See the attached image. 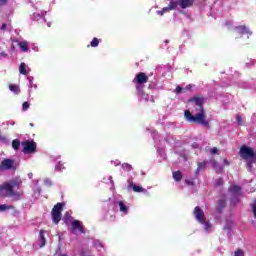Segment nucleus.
Returning <instances> with one entry per match:
<instances>
[{"instance_id":"f257e3e1","label":"nucleus","mask_w":256,"mask_h":256,"mask_svg":"<svg viewBox=\"0 0 256 256\" xmlns=\"http://www.w3.org/2000/svg\"><path fill=\"white\" fill-rule=\"evenodd\" d=\"M188 103H193L196 114H191V111L186 110L184 112L185 119L189 121V123H198V125H203L204 127H209V120L205 119V97L201 95H195L188 100Z\"/></svg>"},{"instance_id":"f03ea898","label":"nucleus","mask_w":256,"mask_h":256,"mask_svg":"<svg viewBox=\"0 0 256 256\" xmlns=\"http://www.w3.org/2000/svg\"><path fill=\"white\" fill-rule=\"evenodd\" d=\"M22 183L23 182L19 178L4 182L0 185V197H12V201H19L21 199V193L13 189H21Z\"/></svg>"},{"instance_id":"7ed1b4c3","label":"nucleus","mask_w":256,"mask_h":256,"mask_svg":"<svg viewBox=\"0 0 256 256\" xmlns=\"http://www.w3.org/2000/svg\"><path fill=\"white\" fill-rule=\"evenodd\" d=\"M63 207H65V203L58 202L52 208V211H51L52 221L55 225H59V222L61 221Z\"/></svg>"},{"instance_id":"20e7f679","label":"nucleus","mask_w":256,"mask_h":256,"mask_svg":"<svg viewBox=\"0 0 256 256\" xmlns=\"http://www.w3.org/2000/svg\"><path fill=\"white\" fill-rule=\"evenodd\" d=\"M135 79H136V83L138 84L136 86L138 95L141 96L143 95V87H141V85H145V83L149 82V76H147V74H145L144 72H140L136 74Z\"/></svg>"},{"instance_id":"39448f33","label":"nucleus","mask_w":256,"mask_h":256,"mask_svg":"<svg viewBox=\"0 0 256 256\" xmlns=\"http://www.w3.org/2000/svg\"><path fill=\"white\" fill-rule=\"evenodd\" d=\"M23 150L22 153L25 155H33V153H37V143L35 141H23L21 143Z\"/></svg>"},{"instance_id":"423d86ee","label":"nucleus","mask_w":256,"mask_h":256,"mask_svg":"<svg viewBox=\"0 0 256 256\" xmlns=\"http://www.w3.org/2000/svg\"><path fill=\"white\" fill-rule=\"evenodd\" d=\"M239 153L242 159H245V160L253 159V161H256L255 150H253V148L251 147L243 145L241 146Z\"/></svg>"},{"instance_id":"0eeeda50","label":"nucleus","mask_w":256,"mask_h":256,"mask_svg":"<svg viewBox=\"0 0 256 256\" xmlns=\"http://www.w3.org/2000/svg\"><path fill=\"white\" fill-rule=\"evenodd\" d=\"M193 215L200 224H204L205 221H207V218L205 217V212H203V209H201V207L199 206H196L194 208Z\"/></svg>"},{"instance_id":"6e6552de","label":"nucleus","mask_w":256,"mask_h":256,"mask_svg":"<svg viewBox=\"0 0 256 256\" xmlns=\"http://www.w3.org/2000/svg\"><path fill=\"white\" fill-rule=\"evenodd\" d=\"M15 160L6 158L0 164V171H11L15 169Z\"/></svg>"},{"instance_id":"1a4fd4ad","label":"nucleus","mask_w":256,"mask_h":256,"mask_svg":"<svg viewBox=\"0 0 256 256\" xmlns=\"http://www.w3.org/2000/svg\"><path fill=\"white\" fill-rule=\"evenodd\" d=\"M72 233H75L76 231H80L81 233H85V228L83 227V223L79 220H74L72 222Z\"/></svg>"},{"instance_id":"9d476101","label":"nucleus","mask_w":256,"mask_h":256,"mask_svg":"<svg viewBox=\"0 0 256 256\" xmlns=\"http://www.w3.org/2000/svg\"><path fill=\"white\" fill-rule=\"evenodd\" d=\"M178 3L181 9H188L189 7H193L195 0H179Z\"/></svg>"},{"instance_id":"9b49d317","label":"nucleus","mask_w":256,"mask_h":256,"mask_svg":"<svg viewBox=\"0 0 256 256\" xmlns=\"http://www.w3.org/2000/svg\"><path fill=\"white\" fill-rule=\"evenodd\" d=\"M40 248L45 247V245L47 244V239L45 238V230L41 229L40 230Z\"/></svg>"},{"instance_id":"f8f14e48","label":"nucleus","mask_w":256,"mask_h":256,"mask_svg":"<svg viewBox=\"0 0 256 256\" xmlns=\"http://www.w3.org/2000/svg\"><path fill=\"white\" fill-rule=\"evenodd\" d=\"M235 30L239 35H247V33H249L247 26H237Z\"/></svg>"},{"instance_id":"ddd939ff","label":"nucleus","mask_w":256,"mask_h":256,"mask_svg":"<svg viewBox=\"0 0 256 256\" xmlns=\"http://www.w3.org/2000/svg\"><path fill=\"white\" fill-rule=\"evenodd\" d=\"M172 177H173L174 181L179 183L183 179V173H181V171H179V170L175 171L172 173Z\"/></svg>"},{"instance_id":"4468645a","label":"nucleus","mask_w":256,"mask_h":256,"mask_svg":"<svg viewBox=\"0 0 256 256\" xmlns=\"http://www.w3.org/2000/svg\"><path fill=\"white\" fill-rule=\"evenodd\" d=\"M229 191L232 195H239L241 193V186L233 185L229 188Z\"/></svg>"},{"instance_id":"2eb2a0df","label":"nucleus","mask_w":256,"mask_h":256,"mask_svg":"<svg viewBox=\"0 0 256 256\" xmlns=\"http://www.w3.org/2000/svg\"><path fill=\"white\" fill-rule=\"evenodd\" d=\"M119 207H120L121 213H124V215H127V213H129V207H127V205H125V202L120 201Z\"/></svg>"},{"instance_id":"dca6fc26","label":"nucleus","mask_w":256,"mask_h":256,"mask_svg":"<svg viewBox=\"0 0 256 256\" xmlns=\"http://www.w3.org/2000/svg\"><path fill=\"white\" fill-rule=\"evenodd\" d=\"M12 147L15 151H19V147H21V141L19 139H14L12 141Z\"/></svg>"},{"instance_id":"f3484780","label":"nucleus","mask_w":256,"mask_h":256,"mask_svg":"<svg viewBox=\"0 0 256 256\" xmlns=\"http://www.w3.org/2000/svg\"><path fill=\"white\" fill-rule=\"evenodd\" d=\"M168 7L171 11H175V9L179 7V1H170V3L168 4Z\"/></svg>"},{"instance_id":"a211bd4d","label":"nucleus","mask_w":256,"mask_h":256,"mask_svg":"<svg viewBox=\"0 0 256 256\" xmlns=\"http://www.w3.org/2000/svg\"><path fill=\"white\" fill-rule=\"evenodd\" d=\"M19 47L20 49H22V51H24V53H27V51H29V45L27 44V42H19Z\"/></svg>"},{"instance_id":"6ab92c4d","label":"nucleus","mask_w":256,"mask_h":256,"mask_svg":"<svg viewBox=\"0 0 256 256\" xmlns=\"http://www.w3.org/2000/svg\"><path fill=\"white\" fill-rule=\"evenodd\" d=\"M19 71L21 75H27V65L24 62L20 64Z\"/></svg>"},{"instance_id":"aec40b11","label":"nucleus","mask_w":256,"mask_h":256,"mask_svg":"<svg viewBox=\"0 0 256 256\" xmlns=\"http://www.w3.org/2000/svg\"><path fill=\"white\" fill-rule=\"evenodd\" d=\"M132 190L134 193H145V189L141 186L133 185Z\"/></svg>"},{"instance_id":"412c9836","label":"nucleus","mask_w":256,"mask_h":256,"mask_svg":"<svg viewBox=\"0 0 256 256\" xmlns=\"http://www.w3.org/2000/svg\"><path fill=\"white\" fill-rule=\"evenodd\" d=\"M9 89L12 91V93L19 95V86L15 85V84H10Z\"/></svg>"},{"instance_id":"4be33fe9","label":"nucleus","mask_w":256,"mask_h":256,"mask_svg":"<svg viewBox=\"0 0 256 256\" xmlns=\"http://www.w3.org/2000/svg\"><path fill=\"white\" fill-rule=\"evenodd\" d=\"M253 163H256V161L253 160V158L247 160L246 166H247V169H249V171L253 169Z\"/></svg>"},{"instance_id":"5701e85b","label":"nucleus","mask_w":256,"mask_h":256,"mask_svg":"<svg viewBox=\"0 0 256 256\" xmlns=\"http://www.w3.org/2000/svg\"><path fill=\"white\" fill-rule=\"evenodd\" d=\"M205 167H207V161L197 163V171H201V169H205Z\"/></svg>"},{"instance_id":"b1692460","label":"nucleus","mask_w":256,"mask_h":256,"mask_svg":"<svg viewBox=\"0 0 256 256\" xmlns=\"http://www.w3.org/2000/svg\"><path fill=\"white\" fill-rule=\"evenodd\" d=\"M122 169H124V171H132L133 166H131V164H129V163H123Z\"/></svg>"},{"instance_id":"393cba45","label":"nucleus","mask_w":256,"mask_h":256,"mask_svg":"<svg viewBox=\"0 0 256 256\" xmlns=\"http://www.w3.org/2000/svg\"><path fill=\"white\" fill-rule=\"evenodd\" d=\"M181 93H185V88L181 87V86H177L175 89V94L176 95H181Z\"/></svg>"},{"instance_id":"a878e982","label":"nucleus","mask_w":256,"mask_h":256,"mask_svg":"<svg viewBox=\"0 0 256 256\" xmlns=\"http://www.w3.org/2000/svg\"><path fill=\"white\" fill-rule=\"evenodd\" d=\"M56 169H58V171H63L64 169H66L65 163L58 162V164L56 165Z\"/></svg>"},{"instance_id":"bb28decb","label":"nucleus","mask_w":256,"mask_h":256,"mask_svg":"<svg viewBox=\"0 0 256 256\" xmlns=\"http://www.w3.org/2000/svg\"><path fill=\"white\" fill-rule=\"evenodd\" d=\"M90 45H91V47H98L99 46V39L98 38H93Z\"/></svg>"},{"instance_id":"cd10ccee","label":"nucleus","mask_w":256,"mask_h":256,"mask_svg":"<svg viewBox=\"0 0 256 256\" xmlns=\"http://www.w3.org/2000/svg\"><path fill=\"white\" fill-rule=\"evenodd\" d=\"M223 178H218L217 180H215V186L216 187H221L223 185Z\"/></svg>"},{"instance_id":"c85d7f7f","label":"nucleus","mask_w":256,"mask_h":256,"mask_svg":"<svg viewBox=\"0 0 256 256\" xmlns=\"http://www.w3.org/2000/svg\"><path fill=\"white\" fill-rule=\"evenodd\" d=\"M234 256H245V252H243V250L241 249H237L235 252H234Z\"/></svg>"},{"instance_id":"c756f323","label":"nucleus","mask_w":256,"mask_h":256,"mask_svg":"<svg viewBox=\"0 0 256 256\" xmlns=\"http://www.w3.org/2000/svg\"><path fill=\"white\" fill-rule=\"evenodd\" d=\"M6 209H13V206H7L5 204L0 205V212L5 211Z\"/></svg>"},{"instance_id":"7c9ffc66","label":"nucleus","mask_w":256,"mask_h":256,"mask_svg":"<svg viewBox=\"0 0 256 256\" xmlns=\"http://www.w3.org/2000/svg\"><path fill=\"white\" fill-rule=\"evenodd\" d=\"M128 183V189H132V187L135 185V183H133V178H129L127 180Z\"/></svg>"},{"instance_id":"2f4dec72","label":"nucleus","mask_w":256,"mask_h":256,"mask_svg":"<svg viewBox=\"0 0 256 256\" xmlns=\"http://www.w3.org/2000/svg\"><path fill=\"white\" fill-rule=\"evenodd\" d=\"M202 225H204L205 231H209V229L211 227V222H207V220H205V223Z\"/></svg>"},{"instance_id":"473e14b6","label":"nucleus","mask_w":256,"mask_h":256,"mask_svg":"<svg viewBox=\"0 0 256 256\" xmlns=\"http://www.w3.org/2000/svg\"><path fill=\"white\" fill-rule=\"evenodd\" d=\"M236 121L238 125H243V118L241 117V115H236Z\"/></svg>"},{"instance_id":"72a5a7b5","label":"nucleus","mask_w":256,"mask_h":256,"mask_svg":"<svg viewBox=\"0 0 256 256\" xmlns=\"http://www.w3.org/2000/svg\"><path fill=\"white\" fill-rule=\"evenodd\" d=\"M211 165L214 169H218L219 163L216 160H211Z\"/></svg>"},{"instance_id":"f704fd0d","label":"nucleus","mask_w":256,"mask_h":256,"mask_svg":"<svg viewBox=\"0 0 256 256\" xmlns=\"http://www.w3.org/2000/svg\"><path fill=\"white\" fill-rule=\"evenodd\" d=\"M186 185L193 187L195 185V182L193 180L186 179L185 180Z\"/></svg>"},{"instance_id":"c9c22d12","label":"nucleus","mask_w":256,"mask_h":256,"mask_svg":"<svg viewBox=\"0 0 256 256\" xmlns=\"http://www.w3.org/2000/svg\"><path fill=\"white\" fill-rule=\"evenodd\" d=\"M27 109H29V102H24L22 104V111H27Z\"/></svg>"},{"instance_id":"e433bc0d","label":"nucleus","mask_w":256,"mask_h":256,"mask_svg":"<svg viewBox=\"0 0 256 256\" xmlns=\"http://www.w3.org/2000/svg\"><path fill=\"white\" fill-rule=\"evenodd\" d=\"M252 211L254 213V217L256 219V200L254 201V203L252 204Z\"/></svg>"},{"instance_id":"4c0bfd02","label":"nucleus","mask_w":256,"mask_h":256,"mask_svg":"<svg viewBox=\"0 0 256 256\" xmlns=\"http://www.w3.org/2000/svg\"><path fill=\"white\" fill-rule=\"evenodd\" d=\"M9 3V0H0V7H5Z\"/></svg>"},{"instance_id":"58836bf2","label":"nucleus","mask_w":256,"mask_h":256,"mask_svg":"<svg viewBox=\"0 0 256 256\" xmlns=\"http://www.w3.org/2000/svg\"><path fill=\"white\" fill-rule=\"evenodd\" d=\"M211 153H212V155H216V153H219V149H217V147H213L211 149Z\"/></svg>"},{"instance_id":"ea45409f","label":"nucleus","mask_w":256,"mask_h":256,"mask_svg":"<svg viewBox=\"0 0 256 256\" xmlns=\"http://www.w3.org/2000/svg\"><path fill=\"white\" fill-rule=\"evenodd\" d=\"M1 31H7V24L3 23L2 26L0 27Z\"/></svg>"},{"instance_id":"a19ab883","label":"nucleus","mask_w":256,"mask_h":256,"mask_svg":"<svg viewBox=\"0 0 256 256\" xmlns=\"http://www.w3.org/2000/svg\"><path fill=\"white\" fill-rule=\"evenodd\" d=\"M162 10L164 11V13H168V11H171V8L167 6V7H164Z\"/></svg>"},{"instance_id":"79ce46f5","label":"nucleus","mask_w":256,"mask_h":256,"mask_svg":"<svg viewBox=\"0 0 256 256\" xmlns=\"http://www.w3.org/2000/svg\"><path fill=\"white\" fill-rule=\"evenodd\" d=\"M157 15H160L161 17H163V15H165V12L163 10H159L157 11Z\"/></svg>"},{"instance_id":"37998d69","label":"nucleus","mask_w":256,"mask_h":256,"mask_svg":"<svg viewBox=\"0 0 256 256\" xmlns=\"http://www.w3.org/2000/svg\"><path fill=\"white\" fill-rule=\"evenodd\" d=\"M223 161H224V165H226V167H229V165H230L229 160H227V158H225Z\"/></svg>"},{"instance_id":"c03bdc74","label":"nucleus","mask_w":256,"mask_h":256,"mask_svg":"<svg viewBox=\"0 0 256 256\" xmlns=\"http://www.w3.org/2000/svg\"><path fill=\"white\" fill-rule=\"evenodd\" d=\"M191 84H189V85H187L185 88H184V91H189V90H191Z\"/></svg>"},{"instance_id":"a18cd8bd","label":"nucleus","mask_w":256,"mask_h":256,"mask_svg":"<svg viewBox=\"0 0 256 256\" xmlns=\"http://www.w3.org/2000/svg\"><path fill=\"white\" fill-rule=\"evenodd\" d=\"M34 125H33V123H30V127H33Z\"/></svg>"},{"instance_id":"49530a36","label":"nucleus","mask_w":256,"mask_h":256,"mask_svg":"<svg viewBox=\"0 0 256 256\" xmlns=\"http://www.w3.org/2000/svg\"><path fill=\"white\" fill-rule=\"evenodd\" d=\"M200 171L196 169V173H199Z\"/></svg>"},{"instance_id":"de8ad7c7","label":"nucleus","mask_w":256,"mask_h":256,"mask_svg":"<svg viewBox=\"0 0 256 256\" xmlns=\"http://www.w3.org/2000/svg\"><path fill=\"white\" fill-rule=\"evenodd\" d=\"M165 43H169V41H168V40H166V41H165Z\"/></svg>"}]
</instances>
